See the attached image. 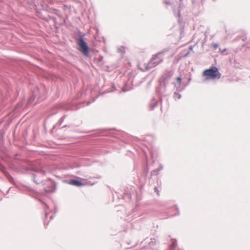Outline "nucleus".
<instances>
[{"mask_svg": "<svg viewBox=\"0 0 250 250\" xmlns=\"http://www.w3.org/2000/svg\"><path fill=\"white\" fill-rule=\"evenodd\" d=\"M203 75L207 77V79H219L221 76L218 69L215 66H211L209 69L204 70Z\"/></svg>", "mask_w": 250, "mask_h": 250, "instance_id": "obj_1", "label": "nucleus"}, {"mask_svg": "<svg viewBox=\"0 0 250 250\" xmlns=\"http://www.w3.org/2000/svg\"><path fill=\"white\" fill-rule=\"evenodd\" d=\"M77 43L78 45V50L82 52L86 57L89 56V47L87 43L83 39V36L81 35L78 39Z\"/></svg>", "mask_w": 250, "mask_h": 250, "instance_id": "obj_2", "label": "nucleus"}, {"mask_svg": "<svg viewBox=\"0 0 250 250\" xmlns=\"http://www.w3.org/2000/svg\"><path fill=\"white\" fill-rule=\"evenodd\" d=\"M165 52L162 51L156 54L153 55L152 56V59L149 63L146 66V68L147 70H149L152 67L156 66V65L160 64L162 62V59H161L158 62L155 61L156 59L157 58L158 56L161 54H164Z\"/></svg>", "mask_w": 250, "mask_h": 250, "instance_id": "obj_3", "label": "nucleus"}, {"mask_svg": "<svg viewBox=\"0 0 250 250\" xmlns=\"http://www.w3.org/2000/svg\"><path fill=\"white\" fill-rule=\"evenodd\" d=\"M167 85V84L162 83V82L160 81L159 85L156 87V93L159 95V99L161 101H162V97L166 95L165 93Z\"/></svg>", "mask_w": 250, "mask_h": 250, "instance_id": "obj_4", "label": "nucleus"}, {"mask_svg": "<svg viewBox=\"0 0 250 250\" xmlns=\"http://www.w3.org/2000/svg\"><path fill=\"white\" fill-rule=\"evenodd\" d=\"M35 198H36V197H35ZM37 198L41 202L42 204V208L45 213V218H44V226L45 227H46V226L48 225L49 222V221H47L48 215L49 214V212H48L49 207L42 200L38 198L37 197Z\"/></svg>", "mask_w": 250, "mask_h": 250, "instance_id": "obj_5", "label": "nucleus"}, {"mask_svg": "<svg viewBox=\"0 0 250 250\" xmlns=\"http://www.w3.org/2000/svg\"><path fill=\"white\" fill-rule=\"evenodd\" d=\"M173 75V72L172 71L168 70H166L162 77V81L161 82L162 83L167 84L168 81L170 80Z\"/></svg>", "mask_w": 250, "mask_h": 250, "instance_id": "obj_6", "label": "nucleus"}, {"mask_svg": "<svg viewBox=\"0 0 250 250\" xmlns=\"http://www.w3.org/2000/svg\"><path fill=\"white\" fill-rule=\"evenodd\" d=\"M45 173V171L42 169H39L36 173H33L32 176L34 182L36 183L37 184L42 183V181L41 179L40 180L39 179H37V177L40 175H44Z\"/></svg>", "mask_w": 250, "mask_h": 250, "instance_id": "obj_7", "label": "nucleus"}, {"mask_svg": "<svg viewBox=\"0 0 250 250\" xmlns=\"http://www.w3.org/2000/svg\"><path fill=\"white\" fill-rule=\"evenodd\" d=\"M40 92L39 88L38 87H37L32 92V95L29 98V103H31L34 101L35 99L37 98L38 99L40 97Z\"/></svg>", "mask_w": 250, "mask_h": 250, "instance_id": "obj_8", "label": "nucleus"}, {"mask_svg": "<svg viewBox=\"0 0 250 250\" xmlns=\"http://www.w3.org/2000/svg\"><path fill=\"white\" fill-rule=\"evenodd\" d=\"M48 182H50V185L49 188H47V187H44L45 190L47 192H52L55 191L56 188V184L54 181L50 179H48Z\"/></svg>", "mask_w": 250, "mask_h": 250, "instance_id": "obj_9", "label": "nucleus"}, {"mask_svg": "<svg viewBox=\"0 0 250 250\" xmlns=\"http://www.w3.org/2000/svg\"><path fill=\"white\" fill-rule=\"evenodd\" d=\"M67 183L69 185L75 186L78 187H81L84 185L81 181L74 179L67 180Z\"/></svg>", "mask_w": 250, "mask_h": 250, "instance_id": "obj_10", "label": "nucleus"}, {"mask_svg": "<svg viewBox=\"0 0 250 250\" xmlns=\"http://www.w3.org/2000/svg\"><path fill=\"white\" fill-rule=\"evenodd\" d=\"M163 169V166L161 164H159V167L157 168H156L152 171H151V176H154V175H157L159 174L161 170H162Z\"/></svg>", "mask_w": 250, "mask_h": 250, "instance_id": "obj_11", "label": "nucleus"}, {"mask_svg": "<svg viewBox=\"0 0 250 250\" xmlns=\"http://www.w3.org/2000/svg\"><path fill=\"white\" fill-rule=\"evenodd\" d=\"M171 244L169 246L170 250H176V247L177 246V241L174 239H171Z\"/></svg>", "mask_w": 250, "mask_h": 250, "instance_id": "obj_12", "label": "nucleus"}, {"mask_svg": "<svg viewBox=\"0 0 250 250\" xmlns=\"http://www.w3.org/2000/svg\"><path fill=\"white\" fill-rule=\"evenodd\" d=\"M66 116L65 115H63L61 118L58 121L57 123L53 126V128L55 129L57 126H60L62 123L63 122L64 120L66 118Z\"/></svg>", "mask_w": 250, "mask_h": 250, "instance_id": "obj_13", "label": "nucleus"}, {"mask_svg": "<svg viewBox=\"0 0 250 250\" xmlns=\"http://www.w3.org/2000/svg\"><path fill=\"white\" fill-rule=\"evenodd\" d=\"M178 22L180 24V30L181 33L184 32V23L182 19V17H178Z\"/></svg>", "mask_w": 250, "mask_h": 250, "instance_id": "obj_14", "label": "nucleus"}, {"mask_svg": "<svg viewBox=\"0 0 250 250\" xmlns=\"http://www.w3.org/2000/svg\"><path fill=\"white\" fill-rule=\"evenodd\" d=\"M158 103V101L155 100V99H153L149 104L150 109L152 110L157 107Z\"/></svg>", "mask_w": 250, "mask_h": 250, "instance_id": "obj_15", "label": "nucleus"}, {"mask_svg": "<svg viewBox=\"0 0 250 250\" xmlns=\"http://www.w3.org/2000/svg\"><path fill=\"white\" fill-rule=\"evenodd\" d=\"M177 83H173L174 84L175 86L176 87L177 89L178 90V87L180 86L181 82H182V79L178 77H177Z\"/></svg>", "mask_w": 250, "mask_h": 250, "instance_id": "obj_16", "label": "nucleus"}, {"mask_svg": "<svg viewBox=\"0 0 250 250\" xmlns=\"http://www.w3.org/2000/svg\"><path fill=\"white\" fill-rule=\"evenodd\" d=\"M0 170L4 174L5 176L6 175L7 173H9L6 170V168L1 165H0Z\"/></svg>", "mask_w": 250, "mask_h": 250, "instance_id": "obj_17", "label": "nucleus"}, {"mask_svg": "<svg viewBox=\"0 0 250 250\" xmlns=\"http://www.w3.org/2000/svg\"><path fill=\"white\" fill-rule=\"evenodd\" d=\"M7 179L8 180V181L11 183H13L14 182V178L11 176V175L9 173H7L6 175L5 176Z\"/></svg>", "mask_w": 250, "mask_h": 250, "instance_id": "obj_18", "label": "nucleus"}, {"mask_svg": "<svg viewBox=\"0 0 250 250\" xmlns=\"http://www.w3.org/2000/svg\"><path fill=\"white\" fill-rule=\"evenodd\" d=\"M173 97L175 100L180 99L181 98V95L177 92H174Z\"/></svg>", "mask_w": 250, "mask_h": 250, "instance_id": "obj_19", "label": "nucleus"}, {"mask_svg": "<svg viewBox=\"0 0 250 250\" xmlns=\"http://www.w3.org/2000/svg\"><path fill=\"white\" fill-rule=\"evenodd\" d=\"M58 17L60 19V20H61V21H62L61 22H60V23H58L59 25H62L65 22L66 19L64 18V17L59 16V17Z\"/></svg>", "mask_w": 250, "mask_h": 250, "instance_id": "obj_20", "label": "nucleus"}, {"mask_svg": "<svg viewBox=\"0 0 250 250\" xmlns=\"http://www.w3.org/2000/svg\"><path fill=\"white\" fill-rule=\"evenodd\" d=\"M51 18L53 19V20H54V21L56 22V23H57V18L55 17H45L44 19L46 21H49V19H50Z\"/></svg>", "mask_w": 250, "mask_h": 250, "instance_id": "obj_21", "label": "nucleus"}, {"mask_svg": "<svg viewBox=\"0 0 250 250\" xmlns=\"http://www.w3.org/2000/svg\"><path fill=\"white\" fill-rule=\"evenodd\" d=\"M151 241L149 242V245H154V244L155 243V242H153V240H152V238L151 239Z\"/></svg>", "mask_w": 250, "mask_h": 250, "instance_id": "obj_22", "label": "nucleus"}, {"mask_svg": "<svg viewBox=\"0 0 250 250\" xmlns=\"http://www.w3.org/2000/svg\"><path fill=\"white\" fill-rule=\"evenodd\" d=\"M53 217H54V215L53 214L50 215V216H49L50 220H52Z\"/></svg>", "mask_w": 250, "mask_h": 250, "instance_id": "obj_23", "label": "nucleus"}, {"mask_svg": "<svg viewBox=\"0 0 250 250\" xmlns=\"http://www.w3.org/2000/svg\"><path fill=\"white\" fill-rule=\"evenodd\" d=\"M247 40V37L246 36H244L243 37L242 40L245 41Z\"/></svg>", "mask_w": 250, "mask_h": 250, "instance_id": "obj_24", "label": "nucleus"}, {"mask_svg": "<svg viewBox=\"0 0 250 250\" xmlns=\"http://www.w3.org/2000/svg\"><path fill=\"white\" fill-rule=\"evenodd\" d=\"M214 47L215 49H216L218 47V44L217 43H214L213 44Z\"/></svg>", "mask_w": 250, "mask_h": 250, "instance_id": "obj_25", "label": "nucleus"}, {"mask_svg": "<svg viewBox=\"0 0 250 250\" xmlns=\"http://www.w3.org/2000/svg\"><path fill=\"white\" fill-rule=\"evenodd\" d=\"M66 126H67V125H65L63 126L62 127V128H64V127H66Z\"/></svg>", "mask_w": 250, "mask_h": 250, "instance_id": "obj_26", "label": "nucleus"}, {"mask_svg": "<svg viewBox=\"0 0 250 250\" xmlns=\"http://www.w3.org/2000/svg\"><path fill=\"white\" fill-rule=\"evenodd\" d=\"M103 40H104V42H105V39L104 38H103Z\"/></svg>", "mask_w": 250, "mask_h": 250, "instance_id": "obj_27", "label": "nucleus"}, {"mask_svg": "<svg viewBox=\"0 0 250 250\" xmlns=\"http://www.w3.org/2000/svg\"><path fill=\"white\" fill-rule=\"evenodd\" d=\"M190 49H191V50L192 49V46H190Z\"/></svg>", "mask_w": 250, "mask_h": 250, "instance_id": "obj_28", "label": "nucleus"}, {"mask_svg": "<svg viewBox=\"0 0 250 250\" xmlns=\"http://www.w3.org/2000/svg\"><path fill=\"white\" fill-rule=\"evenodd\" d=\"M155 190H157V188L156 187L155 188Z\"/></svg>", "mask_w": 250, "mask_h": 250, "instance_id": "obj_29", "label": "nucleus"}, {"mask_svg": "<svg viewBox=\"0 0 250 250\" xmlns=\"http://www.w3.org/2000/svg\"><path fill=\"white\" fill-rule=\"evenodd\" d=\"M146 170H147V172H148V168H147V169H146Z\"/></svg>", "mask_w": 250, "mask_h": 250, "instance_id": "obj_30", "label": "nucleus"}, {"mask_svg": "<svg viewBox=\"0 0 250 250\" xmlns=\"http://www.w3.org/2000/svg\"><path fill=\"white\" fill-rule=\"evenodd\" d=\"M175 207H176V209H178V208H177V206H176Z\"/></svg>", "mask_w": 250, "mask_h": 250, "instance_id": "obj_31", "label": "nucleus"}, {"mask_svg": "<svg viewBox=\"0 0 250 250\" xmlns=\"http://www.w3.org/2000/svg\"><path fill=\"white\" fill-rule=\"evenodd\" d=\"M249 47H250V45L248 46Z\"/></svg>", "mask_w": 250, "mask_h": 250, "instance_id": "obj_32", "label": "nucleus"}]
</instances>
